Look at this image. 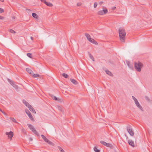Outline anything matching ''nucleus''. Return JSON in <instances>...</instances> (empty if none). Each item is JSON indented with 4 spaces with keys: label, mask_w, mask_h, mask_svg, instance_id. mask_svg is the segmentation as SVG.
<instances>
[{
    "label": "nucleus",
    "mask_w": 152,
    "mask_h": 152,
    "mask_svg": "<svg viewBox=\"0 0 152 152\" xmlns=\"http://www.w3.org/2000/svg\"><path fill=\"white\" fill-rule=\"evenodd\" d=\"M0 111L1 112L3 113V114H4V115H7V114L5 113L4 111H2V110H1L0 108Z\"/></svg>",
    "instance_id": "obj_35"
},
{
    "label": "nucleus",
    "mask_w": 152,
    "mask_h": 152,
    "mask_svg": "<svg viewBox=\"0 0 152 152\" xmlns=\"http://www.w3.org/2000/svg\"><path fill=\"white\" fill-rule=\"evenodd\" d=\"M116 8L115 7H112V9L113 10H115Z\"/></svg>",
    "instance_id": "obj_43"
},
{
    "label": "nucleus",
    "mask_w": 152,
    "mask_h": 152,
    "mask_svg": "<svg viewBox=\"0 0 152 152\" xmlns=\"http://www.w3.org/2000/svg\"><path fill=\"white\" fill-rule=\"evenodd\" d=\"M61 152H65L63 150H61Z\"/></svg>",
    "instance_id": "obj_48"
},
{
    "label": "nucleus",
    "mask_w": 152,
    "mask_h": 152,
    "mask_svg": "<svg viewBox=\"0 0 152 152\" xmlns=\"http://www.w3.org/2000/svg\"><path fill=\"white\" fill-rule=\"evenodd\" d=\"M80 5H81V4L79 3H77V6H80Z\"/></svg>",
    "instance_id": "obj_44"
},
{
    "label": "nucleus",
    "mask_w": 152,
    "mask_h": 152,
    "mask_svg": "<svg viewBox=\"0 0 152 152\" xmlns=\"http://www.w3.org/2000/svg\"><path fill=\"white\" fill-rule=\"evenodd\" d=\"M128 143L130 145L132 146L133 147H134V142L132 140H128Z\"/></svg>",
    "instance_id": "obj_12"
},
{
    "label": "nucleus",
    "mask_w": 152,
    "mask_h": 152,
    "mask_svg": "<svg viewBox=\"0 0 152 152\" xmlns=\"http://www.w3.org/2000/svg\"><path fill=\"white\" fill-rule=\"evenodd\" d=\"M4 17L3 16H0V19L3 20L4 19Z\"/></svg>",
    "instance_id": "obj_39"
},
{
    "label": "nucleus",
    "mask_w": 152,
    "mask_h": 152,
    "mask_svg": "<svg viewBox=\"0 0 152 152\" xmlns=\"http://www.w3.org/2000/svg\"><path fill=\"white\" fill-rule=\"evenodd\" d=\"M10 118L13 122L15 123H18V122L16 121V120L14 118L10 117Z\"/></svg>",
    "instance_id": "obj_23"
},
{
    "label": "nucleus",
    "mask_w": 152,
    "mask_h": 152,
    "mask_svg": "<svg viewBox=\"0 0 152 152\" xmlns=\"http://www.w3.org/2000/svg\"><path fill=\"white\" fill-rule=\"evenodd\" d=\"M6 134L8 135V137L10 138V140H11L12 137L13 136V133L12 131H10L9 132H6Z\"/></svg>",
    "instance_id": "obj_6"
},
{
    "label": "nucleus",
    "mask_w": 152,
    "mask_h": 152,
    "mask_svg": "<svg viewBox=\"0 0 152 152\" xmlns=\"http://www.w3.org/2000/svg\"><path fill=\"white\" fill-rule=\"evenodd\" d=\"M97 5V3L96 2H95L94 4V8H96Z\"/></svg>",
    "instance_id": "obj_36"
},
{
    "label": "nucleus",
    "mask_w": 152,
    "mask_h": 152,
    "mask_svg": "<svg viewBox=\"0 0 152 152\" xmlns=\"http://www.w3.org/2000/svg\"><path fill=\"white\" fill-rule=\"evenodd\" d=\"M23 102L24 104L28 107H29V106L30 105V104L26 100H23Z\"/></svg>",
    "instance_id": "obj_15"
},
{
    "label": "nucleus",
    "mask_w": 152,
    "mask_h": 152,
    "mask_svg": "<svg viewBox=\"0 0 152 152\" xmlns=\"http://www.w3.org/2000/svg\"><path fill=\"white\" fill-rule=\"evenodd\" d=\"M103 12H104V14H106L107 12L108 11L107 9H103Z\"/></svg>",
    "instance_id": "obj_33"
},
{
    "label": "nucleus",
    "mask_w": 152,
    "mask_h": 152,
    "mask_svg": "<svg viewBox=\"0 0 152 152\" xmlns=\"http://www.w3.org/2000/svg\"><path fill=\"white\" fill-rule=\"evenodd\" d=\"M85 36H86V37L87 39L88 40V41H90V40L91 38V36H90V35L88 33H85Z\"/></svg>",
    "instance_id": "obj_13"
},
{
    "label": "nucleus",
    "mask_w": 152,
    "mask_h": 152,
    "mask_svg": "<svg viewBox=\"0 0 152 152\" xmlns=\"http://www.w3.org/2000/svg\"><path fill=\"white\" fill-rule=\"evenodd\" d=\"M62 75L65 78H67L68 76V75L65 73H63L62 74Z\"/></svg>",
    "instance_id": "obj_27"
},
{
    "label": "nucleus",
    "mask_w": 152,
    "mask_h": 152,
    "mask_svg": "<svg viewBox=\"0 0 152 152\" xmlns=\"http://www.w3.org/2000/svg\"><path fill=\"white\" fill-rule=\"evenodd\" d=\"M4 12V10L3 9L0 8V13H3V12Z\"/></svg>",
    "instance_id": "obj_38"
},
{
    "label": "nucleus",
    "mask_w": 152,
    "mask_h": 152,
    "mask_svg": "<svg viewBox=\"0 0 152 152\" xmlns=\"http://www.w3.org/2000/svg\"><path fill=\"white\" fill-rule=\"evenodd\" d=\"M26 71L29 73L31 75H32L33 73V71L30 69L28 68H27L26 69Z\"/></svg>",
    "instance_id": "obj_14"
},
{
    "label": "nucleus",
    "mask_w": 152,
    "mask_h": 152,
    "mask_svg": "<svg viewBox=\"0 0 152 152\" xmlns=\"http://www.w3.org/2000/svg\"><path fill=\"white\" fill-rule=\"evenodd\" d=\"M91 43L94 44L96 45H97L98 44L97 42L94 39L91 38V39L89 41Z\"/></svg>",
    "instance_id": "obj_11"
},
{
    "label": "nucleus",
    "mask_w": 152,
    "mask_h": 152,
    "mask_svg": "<svg viewBox=\"0 0 152 152\" xmlns=\"http://www.w3.org/2000/svg\"><path fill=\"white\" fill-rule=\"evenodd\" d=\"M127 130L129 134L131 136H133L134 135V132L131 128L130 126H129L127 127Z\"/></svg>",
    "instance_id": "obj_4"
},
{
    "label": "nucleus",
    "mask_w": 152,
    "mask_h": 152,
    "mask_svg": "<svg viewBox=\"0 0 152 152\" xmlns=\"http://www.w3.org/2000/svg\"><path fill=\"white\" fill-rule=\"evenodd\" d=\"M135 103L136 104V106L142 111H143V108L142 106L140 105L139 103L138 102V101H137V99L135 100V101H134Z\"/></svg>",
    "instance_id": "obj_7"
},
{
    "label": "nucleus",
    "mask_w": 152,
    "mask_h": 152,
    "mask_svg": "<svg viewBox=\"0 0 152 152\" xmlns=\"http://www.w3.org/2000/svg\"><path fill=\"white\" fill-rule=\"evenodd\" d=\"M26 113L28 115V116L29 117L30 119L32 121H33L34 120V118H33L31 113L30 112V111L28 110H26L25 111Z\"/></svg>",
    "instance_id": "obj_5"
},
{
    "label": "nucleus",
    "mask_w": 152,
    "mask_h": 152,
    "mask_svg": "<svg viewBox=\"0 0 152 152\" xmlns=\"http://www.w3.org/2000/svg\"><path fill=\"white\" fill-rule=\"evenodd\" d=\"M41 1L42 2H43L45 4V2L46 1L45 0H41Z\"/></svg>",
    "instance_id": "obj_42"
},
{
    "label": "nucleus",
    "mask_w": 152,
    "mask_h": 152,
    "mask_svg": "<svg viewBox=\"0 0 152 152\" xmlns=\"http://www.w3.org/2000/svg\"><path fill=\"white\" fill-rule=\"evenodd\" d=\"M7 80L8 82L10 83V84L12 85L13 83H14V82L13 81H12L11 80L9 79H7Z\"/></svg>",
    "instance_id": "obj_25"
},
{
    "label": "nucleus",
    "mask_w": 152,
    "mask_h": 152,
    "mask_svg": "<svg viewBox=\"0 0 152 152\" xmlns=\"http://www.w3.org/2000/svg\"><path fill=\"white\" fill-rule=\"evenodd\" d=\"M120 39L121 41L124 42L125 41L126 33L124 29L122 28H120L118 30Z\"/></svg>",
    "instance_id": "obj_1"
},
{
    "label": "nucleus",
    "mask_w": 152,
    "mask_h": 152,
    "mask_svg": "<svg viewBox=\"0 0 152 152\" xmlns=\"http://www.w3.org/2000/svg\"><path fill=\"white\" fill-rule=\"evenodd\" d=\"M98 14L100 15H102L104 14L103 10L99 11L98 12Z\"/></svg>",
    "instance_id": "obj_26"
},
{
    "label": "nucleus",
    "mask_w": 152,
    "mask_h": 152,
    "mask_svg": "<svg viewBox=\"0 0 152 152\" xmlns=\"http://www.w3.org/2000/svg\"><path fill=\"white\" fill-rule=\"evenodd\" d=\"M145 99H146V100H148V101H150V99L148 97V96H145Z\"/></svg>",
    "instance_id": "obj_37"
},
{
    "label": "nucleus",
    "mask_w": 152,
    "mask_h": 152,
    "mask_svg": "<svg viewBox=\"0 0 152 152\" xmlns=\"http://www.w3.org/2000/svg\"><path fill=\"white\" fill-rule=\"evenodd\" d=\"M105 72L107 74H108V75H109L111 76L113 75L112 73L108 70H107L105 71Z\"/></svg>",
    "instance_id": "obj_20"
},
{
    "label": "nucleus",
    "mask_w": 152,
    "mask_h": 152,
    "mask_svg": "<svg viewBox=\"0 0 152 152\" xmlns=\"http://www.w3.org/2000/svg\"><path fill=\"white\" fill-rule=\"evenodd\" d=\"M58 148L59 149V150L61 151V150H63V149L61 148V147H59V146H58Z\"/></svg>",
    "instance_id": "obj_41"
},
{
    "label": "nucleus",
    "mask_w": 152,
    "mask_h": 152,
    "mask_svg": "<svg viewBox=\"0 0 152 152\" xmlns=\"http://www.w3.org/2000/svg\"><path fill=\"white\" fill-rule=\"evenodd\" d=\"M143 66V64L139 61L134 62L135 68L136 70L138 72H140L141 71V68H142Z\"/></svg>",
    "instance_id": "obj_2"
},
{
    "label": "nucleus",
    "mask_w": 152,
    "mask_h": 152,
    "mask_svg": "<svg viewBox=\"0 0 152 152\" xmlns=\"http://www.w3.org/2000/svg\"><path fill=\"white\" fill-rule=\"evenodd\" d=\"M94 150L95 152H100V151L99 150L96 146H95L94 148Z\"/></svg>",
    "instance_id": "obj_24"
},
{
    "label": "nucleus",
    "mask_w": 152,
    "mask_h": 152,
    "mask_svg": "<svg viewBox=\"0 0 152 152\" xmlns=\"http://www.w3.org/2000/svg\"><path fill=\"white\" fill-rule=\"evenodd\" d=\"M27 56L28 57H29L31 58H32V54L31 53H27Z\"/></svg>",
    "instance_id": "obj_32"
},
{
    "label": "nucleus",
    "mask_w": 152,
    "mask_h": 152,
    "mask_svg": "<svg viewBox=\"0 0 152 152\" xmlns=\"http://www.w3.org/2000/svg\"><path fill=\"white\" fill-rule=\"evenodd\" d=\"M31 40H33V39H34V38H33V37H31Z\"/></svg>",
    "instance_id": "obj_45"
},
{
    "label": "nucleus",
    "mask_w": 152,
    "mask_h": 152,
    "mask_svg": "<svg viewBox=\"0 0 152 152\" xmlns=\"http://www.w3.org/2000/svg\"><path fill=\"white\" fill-rule=\"evenodd\" d=\"M60 107V108H61V107Z\"/></svg>",
    "instance_id": "obj_51"
},
{
    "label": "nucleus",
    "mask_w": 152,
    "mask_h": 152,
    "mask_svg": "<svg viewBox=\"0 0 152 152\" xmlns=\"http://www.w3.org/2000/svg\"><path fill=\"white\" fill-rule=\"evenodd\" d=\"M70 80L75 85H77L78 83L77 81L74 79H71Z\"/></svg>",
    "instance_id": "obj_18"
},
{
    "label": "nucleus",
    "mask_w": 152,
    "mask_h": 152,
    "mask_svg": "<svg viewBox=\"0 0 152 152\" xmlns=\"http://www.w3.org/2000/svg\"><path fill=\"white\" fill-rule=\"evenodd\" d=\"M126 63L129 67V68L131 69H133V65H131L130 62L129 61H126Z\"/></svg>",
    "instance_id": "obj_9"
},
{
    "label": "nucleus",
    "mask_w": 152,
    "mask_h": 152,
    "mask_svg": "<svg viewBox=\"0 0 152 152\" xmlns=\"http://www.w3.org/2000/svg\"><path fill=\"white\" fill-rule=\"evenodd\" d=\"M10 32L11 33H13V34L15 33V31L14 30H13L12 29H11L10 30Z\"/></svg>",
    "instance_id": "obj_34"
},
{
    "label": "nucleus",
    "mask_w": 152,
    "mask_h": 152,
    "mask_svg": "<svg viewBox=\"0 0 152 152\" xmlns=\"http://www.w3.org/2000/svg\"><path fill=\"white\" fill-rule=\"evenodd\" d=\"M33 75V77H34L36 78L37 77H39V75L38 74H34L32 75Z\"/></svg>",
    "instance_id": "obj_22"
},
{
    "label": "nucleus",
    "mask_w": 152,
    "mask_h": 152,
    "mask_svg": "<svg viewBox=\"0 0 152 152\" xmlns=\"http://www.w3.org/2000/svg\"><path fill=\"white\" fill-rule=\"evenodd\" d=\"M41 136L42 137V138L43 139V140L45 141H46V140H47V138L43 134L41 135Z\"/></svg>",
    "instance_id": "obj_28"
},
{
    "label": "nucleus",
    "mask_w": 152,
    "mask_h": 152,
    "mask_svg": "<svg viewBox=\"0 0 152 152\" xmlns=\"http://www.w3.org/2000/svg\"><path fill=\"white\" fill-rule=\"evenodd\" d=\"M27 125L30 129L32 131V132L35 134L37 135H38V134L37 131L34 129V126L29 124H27Z\"/></svg>",
    "instance_id": "obj_3"
},
{
    "label": "nucleus",
    "mask_w": 152,
    "mask_h": 152,
    "mask_svg": "<svg viewBox=\"0 0 152 152\" xmlns=\"http://www.w3.org/2000/svg\"><path fill=\"white\" fill-rule=\"evenodd\" d=\"M49 140L48 139H47V140H46V141H45V142H47V143H48V142Z\"/></svg>",
    "instance_id": "obj_46"
},
{
    "label": "nucleus",
    "mask_w": 152,
    "mask_h": 152,
    "mask_svg": "<svg viewBox=\"0 0 152 152\" xmlns=\"http://www.w3.org/2000/svg\"><path fill=\"white\" fill-rule=\"evenodd\" d=\"M100 142L102 145H103L105 146H106V143H107L106 142H105L103 140H101V141H100Z\"/></svg>",
    "instance_id": "obj_30"
},
{
    "label": "nucleus",
    "mask_w": 152,
    "mask_h": 152,
    "mask_svg": "<svg viewBox=\"0 0 152 152\" xmlns=\"http://www.w3.org/2000/svg\"><path fill=\"white\" fill-rule=\"evenodd\" d=\"M132 98L134 100V101H135V100H137V99L133 96H132Z\"/></svg>",
    "instance_id": "obj_40"
},
{
    "label": "nucleus",
    "mask_w": 152,
    "mask_h": 152,
    "mask_svg": "<svg viewBox=\"0 0 152 152\" xmlns=\"http://www.w3.org/2000/svg\"><path fill=\"white\" fill-rule=\"evenodd\" d=\"M51 97L55 100L58 101L59 102H61L62 100L61 99L58 98L54 96L53 95H51Z\"/></svg>",
    "instance_id": "obj_8"
},
{
    "label": "nucleus",
    "mask_w": 152,
    "mask_h": 152,
    "mask_svg": "<svg viewBox=\"0 0 152 152\" xmlns=\"http://www.w3.org/2000/svg\"><path fill=\"white\" fill-rule=\"evenodd\" d=\"M47 143L51 145H52V146L54 145V144L53 142H51L49 140L48 142Z\"/></svg>",
    "instance_id": "obj_31"
},
{
    "label": "nucleus",
    "mask_w": 152,
    "mask_h": 152,
    "mask_svg": "<svg viewBox=\"0 0 152 152\" xmlns=\"http://www.w3.org/2000/svg\"><path fill=\"white\" fill-rule=\"evenodd\" d=\"M14 88L16 89H18V87L17 85L15 84L14 83L12 85Z\"/></svg>",
    "instance_id": "obj_29"
},
{
    "label": "nucleus",
    "mask_w": 152,
    "mask_h": 152,
    "mask_svg": "<svg viewBox=\"0 0 152 152\" xmlns=\"http://www.w3.org/2000/svg\"><path fill=\"white\" fill-rule=\"evenodd\" d=\"M88 54L89 55V56L90 58H91V59L93 61H94V58L93 56H92V55L91 54V53H90L89 52H88Z\"/></svg>",
    "instance_id": "obj_19"
},
{
    "label": "nucleus",
    "mask_w": 152,
    "mask_h": 152,
    "mask_svg": "<svg viewBox=\"0 0 152 152\" xmlns=\"http://www.w3.org/2000/svg\"><path fill=\"white\" fill-rule=\"evenodd\" d=\"M103 3V2H102V1H101V2H100L99 3V4H102V3Z\"/></svg>",
    "instance_id": "obj_47"
},
{
    "label": "nucleus",
    "mask_w": 152,
    "mask_h": 152,
    "mask_svg": "<svg viewBox=\"0 0 152 152\" xmlns=\"http://www.w3.org/2000/svg\"><path fill=\"white\" fill-rule=\"evenodd\" d=\"M28 108L29 109V110L32 112L34 113H36V112L35 110H34L33 107L31 105H30V106H29V107Z\"/></svg>",
    "instance_id": "obj_10"
},
{
    "label": "nucleus",
    "mask_w": 152,
    "mask_h": 152,
    "mask_svg": "<svg viewBox=\"0 0 152 152\" xmlns=\"http://www.w3.org/2000/svg\"><path fill=\"white\" fill-rule=\"evenodd\" d=\"M0 1L1 2H3L4 1V0H0Z\"/></svg>",
    "instance_id": "obj_49"
},
{
    "label": "nucleus",
    "mask_w": 152,
    "mask_h": 152,
    "mask_svg": "<svg viewBox=\"0 0 152 152\" xmlns=\"http://www.w3.org/2000/svg\"><path fill=\"white\" fill-rule=\"evenodd\" d=\"M32 16L34 18L38 19L39 18V16L36 13H33L32 14Z\"/></svg>",
    "instance_id": "obj_16"
},
{
    "label": "nucleus",
    "mask_w": 152,
    "mask_h": 152,
    "mask_svg": "<svg viewBox=\"0 0 152 152\" xmlns=\"http://www.w3.org/2000/svg\"><path fill=\"white\" fill-rule=\"evenodd\" d=\"M13 19H15V18H14V17H13Z\"/></svg>",
    "instance_id": "obj_50"
},
{
    "label": "nucleus",
    "mask_w": 152,
    "mask_h": 152,
    "mask_svg": "<svg viewBox=\"0 0 152 152\" xmlns=\"http://www.w3.org/2000/svg\"><path fill=\"white\" fill-rule=\"evenodd\" d=\"M106 146L109 147L110 148H113V145L110 143H107L106 145Z\"/></svg>",
    "instance_id": "obj_21"
},
{
    "label": "nucleus",
    "mask_w": 152,
    "mask_h": 152,
    "mask_svg": "<svg viewBox=\"0 0 152 152\" xmlns=\"http://www.w3.org/2000/svg\"><path fill=\"white\" fill-rule=\"evenodd\" d=\"M45 4L47 6L50 7H52L53 6V4L52 3L47 1L45 2Z\"/></svg>",
    "instance_id": "obj_17"
}]
</instances>
